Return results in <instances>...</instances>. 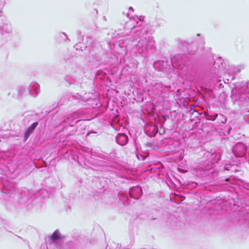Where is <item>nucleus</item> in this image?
I'll list each match as a JSON object with an SVG mask.
<instances>
[{
    "label": "nucleus",
    "mask_w": 249,
    "mask_h": 249,
    "mask_svg": "<svg viewBox=\"0 0 249 249\" xmlns=\"http://www.w3.org/2000/svg\"><path fill=\"white\" fill-rule=\"evenodd\" d=\"M135 191L141 192V189L139 187H137L131 190V191L130 192V194L131 195L132 192Z\"/></svg>",
    "instance_id": "obj_8"
},
{
    "label": "nucleus",
    "mask_w": 249,
    "mask_h": 249,
    "mask_svg": "<svg viewBox=\"0 0 249 249\" xmlns=\"http://www.w3.org/2000/svg\"><path fill=\"white\" fill-rule=\"evenodd\" d=\"M246 145L242 142L236 144L233 148V152L237 157H242L245 155Z\"/></svg>",
    "instance_id": "obj_1"
},
{
    "label": "nucleus",
    "mask_w": 249,
    "mask_h": 249,
    "mask_svg": "<svg viewBox=\"0 0 249 249\" xmlns=\"http://www.w3.org/2000/svg\"><path fill=\"white\" fill-rule=\"evenodd\" d=\"M59 238H60V234L57 231H55L51 236V239L53 242L56 241Z\"/></svg>",
    "instance_id": "obj_5"
},
{
    "label": "nucleus",
    "mask_w": 249,
    "mask_h": 249,
    "mask_svg": "<svg viewBox=\"0 0 249 249\" xmlns=\"http://www.w3.org/2000/svg\"><path fill=\"white\" fill-rule=\"evenodd\" d=\"M137 157L140 160H144L146 158V156H143L138 154H137Z\"/></svg>",
    "instance_id": "obj_7"
},
{
    "label": "nucleus",
    "mask_w": 249,
    "mask_h": 249,
    "mask_svg": "<svg viewBox=\"0 0 249 249\" xmlns=\"http://www.w3.org/2000/svg\"><path fill=\"white\" fill-rule=\"evenodd\" d=\"M30 132L28 131V130H27L26 132V133H25V136H24L25 140L28 139V138L29 137V136L30 135Z\"/></svg>",
    "instance_id": "obj_9"
},
{
    "label": "nucleus",
    "mask_w": 249,
    "mask_h": 249,
    "mask_svg": "<svg viewBox=\"0 0 249 249\" xmlns=\"http://www.w3.org/2000/svg\"><path fill=\"white\" fill-rule=\"evenodd\" d=\"M238 94L239 99L249 101V83L241 87Z\"/></svg>",
    "instance_id": "obj_2"
},
{
    "label": "nucleus",
    "mask_w": 249,
    "mask_h": 249,
    "mask_svg": "<svg viewBox=\"0 0 249 249\" xmlns=\"http://www.w3.org/2000/svg\"><path fill=\"white\" fill-rule=\"evenodd\" d=\"M141 43L140 42H139V44H138V46H141Z\"/></svg>",
    "instance_id": "obj_13"
},
{
    "label": "nucleus",
    "mask_w": 249,
    "mask_h": 249,
    "mask_svg": "<svg viewBox=\"0 0 249 249\" xmlns=\"http://www.w3.org/2000/svg\"><path fill=\"white\" fill-rule=\"evenodd\" d=\"M116 139L117 142L121 145H125L128 142L127 136L124 133L119 134Z\"/></svg>",
    "instance_id": "obj_3"
},
{
    "label": "nucleus",
    "mask_w": 249,
    "mask_h": 249,
    "mask_svg": "<svg viewBox=\"0 0 249 249\" xmlns=\"http://www.w3.org/2000/svg\"><path fill=\"white\" fill-rule=\"evenodd\" d=\"M127 17L129 18V14H127Z\"/></svg>",
    "instance_id": "obj_14"
},
{
    "label": "nucleus",
    "mask_w": 249,
    "mask_h": 249,
    "mask_svg": "<svg viewBox=\"0 0 249 249\" xmlns=\"http://www.w3.org/2000/svg\"><path fill=\"white\" fill-rule=\"evenodd\" d=\"M158 131V127L155 125L148 126L146 127V133L147 135L151 137L155 136Z\"/></svg>",
    "instance_id": "obj_4"
},
{
    "label": "nucleus",
    "mask_w": 249,
    "mask_h": 249,
    "mask_svg": "<svg viewBox=\"0 0 249 249\" xmlns=\"http://www.w3.org/2000/svg\"><path fill=\"white\" fill-rule=\"evenodd\" d=\"M129 9V10H132V11H133V9L132 7H130Z\"/></svg>",
    "instance_id": "obj_12"
},
{
    "label": "nucleus",
    "mask_w": 249,
    "mask_h": 249,
    "mask_svg": "<svg viewBox=\"0 0 249 249\" xmlns=\"http://www.w3.org/2000/svg\"><path fill=\"white\" fill-rule=\"evenodd\" d=\"M37 123H33L31 126H30L28 128V131L30 132V133L32 132L33 131V130L35 129V128L36 127L37 125Z\"/></svg>",
    "instance_id": "obj_6"
},
{
    "label": "nucleus",
    "mask_w": 249,
    "mask_h": 249,
    "mask_svg": "<svg viewBox=\"0 0 249 249\" xmlns=\"http://www.w3.org/2000/svg\"><path fill=\"white\" fill-rule=\"evenodd\" d=\"M226 121H227L226 119V118H224V120L223 121H222V122L223 123H226Z\"/></svg>",
    "instance_id": "obj_10"
},
{
    "label": "nucleus",
    "mask_w": 249,
    "mask_h": 249,
    "mask_svg": "<svg viewBox=\"0 0 249 249\" xmlns=\"http://www.w3.org/2000/svg\"><path fill=\"white\" fill-rule=\"evenodd\" d=\"M234 94V90H232V94H231V96H233Z\"/></svg>",
    "instance_id": "obj_11"
}]
</instances>
